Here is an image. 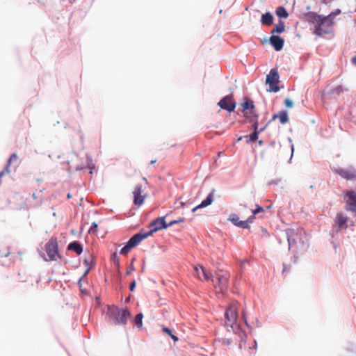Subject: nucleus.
Returning a JSON list of instances; mask_svg holds the SVG:
<instances>
[{"label":"nucleus","mask_w":356,"mask_h":356,"mask_svg":"<svg viewBox=\"0 0 356 356\" xmlns=\"http://www.w3.org/2000/svg\"><path fill=\"white\" fill-rule=\"evenodd\" d=\"M305 17L309 24H312L315 26L314 33L318 36H323L325 34H328L330 30L325 27V22L323 15H318L315 12H308L305 15Z\"/></svg>","instance_id":"3"},{"label":"nucleus","mask_w":356,"mask_h":356,"mask_svg":"<svg viewBox=\"0 0 356 356\" xmlns=\"http://www.w3.org/2000/svg\"><path fill=\"white\" fill-rule=\"evenodd\" d=\"M131 249L132 248L126 243L124 247L120 250V253L122 255H127Z\"/></svg>","instance_id":"29"},{"label":"nucleus","mask_w":356,"mask_h":356,"mask_svg":"<svg viewBox=\"0 0 356 356\" xmlns=\"http://www.w3.org/2000/svg\"><path fill=\"white\" fill-rule=\"evenodd\" d=\"M254 218L255 216L252 214L246 220H245V222L248 223V229L250 227V224L253 222Z\"/></svg>","instance_id":"37"},{"label":"nucleus","mask_w":356,"mask_h":356,"mask_svg":"<svg viewBox=\"0 0 356 356\" xmlns=\"http://www.w3.org/2000/svg\"><path fill=\"white\" fill-rule=\"evenodd\" d=\"M284 105L287 108H292L293 106V102L291 99L287 98L284 100Z\"/></svg>","instance_id":"36"},{"label":"nucleus","mask_w":356,"mask_h":356,"mask_svg":"<svg viewBox=\"0 0 356 356\" xmlns=\"http://www.w3.org/2000/svg\"><path fill=\"white\" fill-rule=\"evenodd\" d=\"M67 199H70L72 197V195L70 193H68L67 195Z\"/></svg>","instance_id":"62"},{"label":"nucleus","mask_w":356,"mask_h":356,"mask_svg":"<svg viewBox=\"0 0 356 356\" xmlns=\"http://www.w3.org/2000/svg\"><path fill=\"white\" fill-rule=\"evenodd\" d=\"M343 92V88L342 86H338L332 90L331 93L339 95Z\"/></svg>","instance_id":"32"},{"label":"nucleus","mask_w":356,"mask_h":356,"mask_svg":"<svg viewBox=\"0 0 356 356\" xmlns=\"http://www.w3.org/2000/svg\"><path fill=\"white\" fill-rule=\"evenodd\" d=\"M142 186L138 184L136 186L134 194V203L135 205L140 206L143 204L145 195H142Z\"/></svg>","instance_id":"13"},{"label":"nucleus","mask_w":356,"mask_h":356,"mask_svg":"<svg viewBox=\"0 0 356 356\" xmlns=\"http://www.w3.org/2000/svg\"><path fill=\"white\" fill-rule=\"evenodd\" d=\"M13 161V160H11L10 158L8 159V161H7V164L6 165V167L4 168H5V170H6V172L7 173H9L10 172V165L11 164V162Z\"/></svg>","instance_id":"40"},{"label":"nucleus","mask_w":356,"mask_h":356,"mask_svg":"<svg viewBox=\"0 0 356 356\" xmlns=\"http://www.w3.org/2000/svg\"><path fill=\"white\" fill-rule=\"evenodd\" d=\"M13 161V160H11L10 158L8 159V161H7V164L6 165V167L4 168H5V170H6V172L7 173H9L10 172V165L11 164V162Z\"/></svg>","instance_id":"41"},{"label":"nucleus","mask_w":356,"mask_h":356,"mask_svg":"<svg viewBox=\"0 0 356 356\" xmlns=\"http://www.w3.org/2000/svg\"><path fill=\"white\" fill-rule=\"evenodd\" d=\"M285 234L289 244V250L293 248V263H296L299 257L303 255L309 249V238L306 233L299 229L289 228L285 229Z\"/></svg>","instance_id":"1"},{"label":"nucleus","mask_w":356,"mask_h":356,"mask_svg":"<svg viewBox=\"0 0 356 356\" xmlns=\"http://www.w3.org/2000/svg\"><path fill=\"white\" fill-rule=\"evenodd\" d=\"M143 313L139 312L138 314H137L135 316V317L134 318V323L138 328H141L143 326Z\"/></svg>","instance_id":"26"},{"label":"nucleus","mask_w":356,"mask_h":356,"mask_svg":"<svg viewBox=\"0 0 356 356\" xmlns=\"http://www.w3.org/2000/svg\"><path fill=\"white\" fill-rule=\"evenodd\" d=\"M285 31V26L283 21L280 19L278 23L275 24L274 29L271 31V34L282 33Z\"/></svg>","instance_id":"23"},{"label":"nucleus","mask_w":356,"mask_h":356,"mask_svg":"<svg viewBox=\"0 0 356 356\" xmlns=\"http://www.w3.org/2000/svg\"><path fill=\"white\" fill-rule=\"evenodd\" d=\"M243 117L245 118H248L250 122L252 123V127L253 129H259V122H258L259 115L258 114L255 113L254 111H251L250 115H248V113H245L243 114Z\"/></svg>","instance_id":"18"},{"label":"nucleus","mask_w":356,"mask_h":356,"mask_svg":"<svg viewBox=\"0 0 356 356\" xmlns=\"http://www.w3.org/2000/svg\"><path fill=\"white\" fill-rule=\"evenodd\" d=\"M106 316L109 323L113 325L125 326L131 314L127 307L119 308L112 305H106Z\"/></svg>","instance_id":"2"},{"label":"nucleus","mask_w":356,"mask_h":356,"mask_svg":"<svg viewBox=\"0 0 356 356\" xmlns=\"http://www.w3.org/2000/svg\"><path fill=\"white\" fill-rule=\"evenodd\" d=\"M149 227L152 229L147 232L150 236L161 229H167L168 223L165 222V216L159 217L152 220L149 224Z\"/></svg>","instance_id":"7"},{"label":"nucleus","mask_w":356,"mask_h":356,"mask_svg":"<svg viewBox=\"0 0 356 356\" xmlns=\"http://www.w3.org/2000/svg\"><path fill=\"white\" fill-rule=\"evenodd\" d=\"M67 249L70 251H73L78 255H80L83 250V245L80 242L76 241L70 242L67 245Z\"/></svg>","instance_id":"19"},{"label":"nucleus","mask_w":356,"mask_h":356,"mask_svg":"<svg viewBox=\"0 0 356 356\" xmlns=\"http://www.w3.org/2000/svg\"><path fill=\"white\" fill-rule=\"evenodd\" d=\"M349 221L348 218L342 213H338L337 214L335 222L338 225V227L336 232H338L341 229L347 228V223Z\"/></svg>","instance_id":"14"},{"label":"nucleus","mask_w":356,"mask_h":356,"mask_svg":"<svg viewBox=\"0 0 356 356\" xmlns=\"http://www.w3.org/2000/svg\"><path fill=\"white\" fill-rule=\"evenodd\" d=\"M215 192V190L213 189L211 193H210L207 197L201 202L200 203V207L205 208L209 205H211L213 203V193Z\"/></svg>","instance_id":"22"},{"label":"nucleus","mask_w":356,"mask_h":356,"mask_svg":"<svg viewBox=\"0 0 356 356\" xmlns=\"http://www.w3.org/2000/svg\"><path fill=\"white\" fill-rule=\"evenodd\" d=\"M258 143H259V145L260 146H261V145H263V144H264V141H263L262 140H259V141H258Z\"/></svg>","instance_id":"57"},{"label":"nucleus","mask_w":356,"mask_h":356,"mask_svg":"<svg viewBox=\"0 0 356 356\" xmlns=\"http://www.w3.org/2000/svg\"><path fill=\"white\" fill-rule=\"evenodd\" d=\"M136 258L134 257L132 259H131V264H130V266H129V267L127 268V270H126V275H129L133 271L135 270V268L134 266V262L135 261Z\"/></svg>","instance_id":"30"},{"label":"nucleus","mask_w":356,"mask_h":356,"mask_svg":"<svg viewBox=\"0 0 356 356\" xmlns=\"http://www.w3.org/2000/svg\"><path fill=\"white\" fill-rule=\"evenodd\" d=\"M162 330H163V332H165V334H168L170 337L173 334L172 330L169 327H165V326H163Z\"/></svg>","instance_id":"38"},{"label":"nucleus","mask_w":356,"mask_h":356,"mask_svg":"<svg viewBox=\"0 0 356 356\" xmlns=\"http://www.w3.org/2000/svg\"><path fill=\"white\" fill-rule=\"evenodd\" d=\"M136 280H134L132 282H131L130 283V285H129V291H134L135 288H136Z\"/></svg>","instance_id":"42"},{"label":"nucleus","mask_w":356,"mask_h":356,"mask_svg":"<svg viewBox=\"0 0 356 356\" xmlns=\"http://www.w3.org/2000/svg\"><path fill=\"white\" fill-rule=\"evenodd\" d=\"M97 227H98V225L95 222H92L91 226L88 230V233L89 234L96 233L97 232Z\"/></svg>","instance_id":"31"},{"label":"nucleus","mask_w":356,"mask_h":356,"mask_svg":"<svg viewBox=\"0 0 356 356\" xmlns=\"http://www.w3.org/2000/svg\"><path fill=\"white\" fill-rule=\"evenodd\" d=\"M243 107V112L246 113L245 111L248 110H250L251 111H253L252 110L254 108V102L248 98H245V101L242 104Z\"/></svg>","instance_id":"21"},{"label":"nucleus","mask_w":356,"mask_h":356,"mask_svg":"<svg viewBox=\"0 0 356 356\" xmlns=\"http://www.w3.org/2000/svg\"><path fill=\"white\" fill-rule=\"evenodd\" d=\"M1 254V257H7L9 254H10V252H7L6 253H0Z\"/></svg>","instance_id":"53"},{"label":"nucleus","mask_w":356,"mask_h":356,"mask_svg":"<svg viewBox=\"0 0 356 356\" xmlns=\"http://www.w3.org/2000/svg\"><path fill=\"white\" fill-rule=\"evenodd\" d=\"M280 83V75L276 68H272L269 73L266 75V83L269 85V89L267 90L270 92H277L280 90L278 86Z\"/></svg>","instance_id":"4"},{"label":"nucleus","mask_w":356,"mask_h":356,"mask_svg":"<svg viewBox=\"0 0 356 356\" xmlns=\"http://www.w3.org/2000/svg\"><path fill=\"white\" fill-rule=\"evenodd\" d=\"M291 157H290V159L289 160V163L291 162V160H292V158H293V152H294V145L292 143L291 145Z\"/></svg>","instance_id":"46"},{"label":"nucleus","mask_w":356,"mask_h":356,"mask_svg":"<svg viewBox=\"0 0 356 356\" xmlns=\"http://www.w3.org/2000/svg\"><path fill=\"white\" fill-rule=\"evenodd\" d=\"M275 13L280 19L282 18L286 19L289 16V13L284 6L277 7L275 10Z\"/></svg>","instance_id":"25"},{"label":"nucleus","mask_w":356,"mask_h":356,"mask_svg":"<svg viewBox=\"0 0 356 356\" xmlns=\"http://www.w3.org/2000/svg\"><path fill=\"white\" fill-rule=\"evenodd\" d=\"M346 202V210L356 213V192L348 191L344 195Z\"/></svg>","instance_id":"8"},{"label":"nucleus","mask_w":356,"mask_h":356,"mask_svg":"<svg viewBox=\"0 0 356 356\" xmlns=\"http://www.w3.org/2000/svg\"><path fill=\"white\" fill-rule=\"evenodd\" d=\"M150 235L147 232H140L138 233L134 234L127 243L129 244V245L134 248L136 246H137L143 240L147 238Z\"/></svg>","instance_id":"11"},{"label":"nucleus","mask_w":356,"mask_h":356,"mask_svg":"<svg viewBox=\"0 0 356 356\" xmlns=\"http://www.w3.org/2000/svg\"><path fill=\"white\" fill-rule=\"evenodd\" d=\"M219 106L222 109L232 113L234 111L236 106V102L233 99V95L229 94L223 97L218 102Z\"/></svg>","instance_id":"6"},{"label":"nucleus","mask_w":356,"mask_h":356,"mask_svg":"<svg viewBox=\"0 0 356 356\" xmlns=\"http://www.w3.org/2000/svg\"><path fill=\"white\" fill-rule=\"evenodd\" d=\"M352 63L356 66V56H353L351 59Z\"/></svg>","instance_id":"52"},{"label":"nucleus","mask_w":356,"mask_h":356,"mask_svg":"<svg viewBox=\"0 0 356 356\" xmlns=\"http://www.w3.org/2000/svg\"><path fill=\"white\" fill-rule=\"evenodd\" d=\"M237 317L236 309L234 307L229 306L225 312V325L232 327L233 325L237 321Z\"/></svg>","instance_id":"10"},{"label":"nucleus","mask_w":356,"mask_h":356,"mask_svg":"<svg viewBox=\"0 0 356 356\" xmlns=\"http://www.w3.org/2000/svg\"><path fill=\"white\" fill-rule=\"evenodd\" d=\"M281 181V179H273V180H271L268 182V185L269 186H271V185H277Z\"/></svg>","instance_id":"43"},{"label":"nucleus","mask_w":356,"mask_h":356,"mask_svg":"<svg viewBox=\"0 0 356 356\" xmlns=\"http://www.w3.org/2000/svg\"><path fill=\"white\" fill-rule=\"evenodd\" d=\"M242 316H243V320H244V321H245V325H247V327H250V325H249V324H248V323L247 318H246V315H245V312H243Z\"/></svg>","instance_id":"47"},{"label":"nucleus","mask_w":356,"mask_h":356,"mask_svg":"<svg viewBox=\"0 0 356 356\" xmlns=\"http://www.w3.org/2000/svg\"><path fill=\"white\" fill-rule=\"evenodd\" d=\"M89 270H90V268H88L87 270H86V272L84 273L83 277L86 276L88 273Z\"/></svg>","instance_id":"56"},{"label":"nucleus","mask_w":356,"mask_h":356,"mask_svg":"<svg viewBox=\"0 0 356 356\" xmlns=\"http://www.w3.org/2000/svg\"><path fill=\"white\" fill-rule=\"evenodd\" d=\"M200 268L201 270V273L204 276V279L207 280H209L210 276H209V273L206 271L204 268L202 266H200Z\"/></svg>","instance_id":"34"},{"label":"nucleus","mask_w":356,"mask_h":356,"mask_svg":"<svg viewBox=\"0 0 356 356\" xmlns=\"http://www.w3.org/2000/svg\"><path fill=\"white\" fill-rule=\"evenodd\" d=\"M256 207V209L252 211V214L254 216L264 210L261 206L257 204Z\"/></svg>","instance_id":"35"},{"label":"nucleus","mask_w":356,"mask_h":356,"mask_svg":"<svg viewBox=\"0 0 356 356\" xmlns=\"http://www.w3.org/2000/svg\"><path fill=\"white\" fill-rule=\"evenodd\" d=\"M275 141H271L270 143V145L273 147L275 145Z\"/></svg>","instance_id":"60"},{"label":"nucleus","mask_w":356,"mask_h":356,"mask_svg":"<svg viewBox=\"0 0 356 356\" xmlns=\"http://www.w3.org/2000/svg\"><path fill=\"white\" fill-rule=\"evenodd\" d=\"M218 280L220 282H222L223 280H224V281L227 280V278H226L224 275H220V276H218Z\"/></svg>","instance_id":"49"},{"label":"nucleus","mask_w":356,"mask_h":356,"mask_svg":"<svg viewBox=\"0 0 356 356\" xmlns=\"http://www.w3.org/2000/svg\"><path fill=\"white\" fill-rule=\"evenodd\" d=\"M277 113L274 114L272 117V118L264 125L266 126V127L269 125L270 123H271L273 120L277 119Z\"/></svg>","instance_id":"45"},{"label":"nucleus","mask_w":356,"mask_h":356,"mask_svg":"<svg viewBox=\"0 0 356 356\" xmlns=\"http://www.w3.org/2000/svg\"><path fill=\"white\" fill-rule=\"evenodd\" d=\"M273 15L270 12H266L261 15V23L266 26H270L273 23Z\"/></svg>","instance_id":"20"},{"label":"nucleus","mask_w":356,"mask_h":356,"mask_svg":"<svg viewBox=\"0 0 356 356\" xmlns=\"http://www.w3.org/2000/svg\"><path fill=\"white\" fill-rule=\"evenodd\" d=\"M170 337L172 338V339L174 341H177L179 340V338L177 336L175 335L174 334H172Z\"/></svg>","instance_id":"50"},{"label":"nucleus","mask_w":356,"mask_h":356,"mask_svg":"<svg viewBox=\"0 0 356 356\" xmlns=\"http://www.w3.org/2000/svg\"><path fill=\"white\" fill-rule=\"evenodd\" d=\"M84 263H85L87 266H88V261L87 259H85V260H84Z\"/></svg>","instance_id":"63"},{"label":"nucleus","mask_w":356,"mask_h":356,"mask_svg":"<svg viewBox=\"0 0 356 356\" xmlns=\"http://www.w3.org/2000/svg\"><path fill=\"white\" fill-rule=\"evenodd\" d=\"M266 129V126H264L261 129H253L252 133L249 135L243 136L244 138H248L247 143H250L257 140L259 138V134L264 131Z\"/></svg>","instance_id":"16"},{"label":"nucleus","mask_w":356,"mask_h":356,"mask_svg":"<svg viewBox=\"0 0 356 356\" xmlns=\"http://www.w3.org/2000/svg\"><path fill=\"white\" fill-rule=\"evenodd\" d=\"M341 13V10L337 9L334 12H332L327 16H323V19L325 22V27L326 29L329 30L330 29L333 24H334V18L337 15H339Z\"/></svg>","instance_id":"15"},{"label":"nucleus","mask_w":356,"mask_h":356,"mask_svg":"<svg viewBox=\"0 0 356 356\" xmlns=\"http://www.w3.org/2000/svg\"><path fill=\"white\" fill-rule=\"evenodd\" d=\"M45 251L50 261H57L61 256L58 252V247L56 239L49 240L44 245Z\"/></svg>","instance_id":"5"},{"label":"nucleus","mask_w":356,"mask_h":356,"mask_svg":"<svg viewBox=\"0 0 356 356\" xmlns=\"http://www.w3.org/2000/svg\"><path fill=\"white\" fill-rule=\"evenodd\" d=\"M203 209L202 207H200V204H198L197 206L195 207L193 209H192V212H195L198 209Z\"/></svg>","instance_id":"51"},{"label":"nucleus","mask_w":356,"mask_h":356,"mask_svg":"<svg viewBox=\"0 0 356 356\" xmlns=\"http://www.w3.org/2000/svg\"><path fill=\"white\" fill-rule=\"evenodd\" d=\"M200 265H197V266H195L194 267V270H195V273H196V274H197V276L200 279H201V275H202V273H201V270H200Z\"/></svg>","instance_id":"39"},{"label":"nucleus","mask_w":356,"mask_h":356,"mask_svg":"<svg viewBox=\"0 0 356 356\" xmlns=\"http://www.w3.org/2000/svg\"><path fill=\"white\" fill-rule=\"evenodd\" d=\"M225 343L229 345L231 343L230 339H227L226 341L225 342Z\"/></svg>","instance_id":"58"},{"label":"nucleus","mask_w":356,"mask_h":356,"mask_svg":"<svg viewBox=\"0 0 356 356\" xmlns=\"http://www.w3.org/2000/svg\"><path fill=\"white\" fill-rule=\"evenodd\" d=\"M268 42L277 51H281L284 44V38L275 34H271V36L268 39Z\"/></svg>","instance_id":"12"},{"label":"nucleus","mask_w":356,"mask_h":356,"mask_svg":"<svg viewBox=\"0 0 356 356\" xmlns=\"http://www.w3.org/2000/svg\"><path fill=\"white\" fill-rule=\"evenodd\" d=\"M184 221V218H180L178 220H171V221H170L168 223V227H171V226H172V225H174L175 224H178V223L182 222Z\"/></svg>","instance_id":"33"},{"label":"nucleus","mask_w":356,"mask_h":356,"mask_svg":"<svg viewBox=\"0 0 356 356\" xmlns=\"http://www.w3.org/2000/svg\"><path fill=\"white\" fill-rule=\"evenodd\" d=\"M290 270V266L286 264H283L282 273H287Z\"/></svg>","instance_id":"44"},{"label":"nucleus","mask_w":356,"mask_h":356,"mask_svg":"<svg viewBox=\"0 0 356 356\" xmlns=\"http://www.w3.org/2000/svg\"><path fill=\"white\" fill-rule=\"evenodd\" d=\"M87 166L90 169L89 173L92 174V169L95 168V164L92 162V159L90 156L87 155L86 156Z\"/></svg>","instance_id":"28"},{"label":"nucleus","mask_w":356,"mask_h":356,"mask_svg":"<svg viewBox=\"0 0 356 356\" xmlns=\"http://www.w3.org/2000/svg\"><path fill=\"white\" fill-rule=\"evenodd\" d=\"M228 220L231 221L234 225L238 227L248 229V223L245 220H239V217L236 214H231L228 218Z\"/></svg>","instance_id":"17"},{"label":"nucleus","mask_w":356,"mask_h":356,"mask_svg":"<svg viewBox=\"0 0 356 356\" xmlns=\"http://www.w3.org/2000/svg\"><path fill=\"white\" fill-rule=\"evenodd\" d=\"M239 207H243L245 208L246 205L245 204H240Z\"/></svg>","instance_id":"64"},{"label":"nucleus","mask_w":356,"mask_h":356,"mask_svg":"<svg viewBox=\"0 0 356 356\" xmlns=\"http://www.w3.org/2000/svg\"><path fill=\"white\" fill-rule=\"evenodd\" d=\"M277 118L282 124H286L289 120L288 111L286 110H282L277 113Z\"/></svg>","instance_id":"24"},{"label":"nucleus","mask_w":356,"mask_h":356,"mask_svg":"<svg viewBox=\"0 0 356 356\" xmlns=\"http://www.w3.org/2000/svg\"><path fill=\"white\" fill-rule=\"evenodd\" d=\"M111 260L114 264L116 268L119 270L120 268V259L118 257L117 252H115L111 254Z\"/></svg>","instance_id":"27"},{"label":"nucleus","mask_w":356,"mask_h":356,"mask_svg":"<svg viewBox=\"0 0 356 356\" xmlns=\"http://www.w3.org/2000/svg\"><path fill=\"white\" fill-rule=\"evenodd\" d=\"M82 279H83V277H81V278L79 279V280L78 281V284H79V287H80V288H81V281H82Z\"/></svg>","instance_id":"55"},{"label":"nucleus","mask_w":356,"mask_h":356,"mask_svg":"<svg viewBox=\"0 0 356 356\" xmlns=\"http://www.w3.org/2000/svg\"><path fill=\"white\" fill-rule=\"evenodd\" d=\"M6 172V170H5V168L0 172V178Z\"/></svg>","instance_id":"54"},{"label":"nucleus","mask_w":356,"mask_h":356,"mask_svg":"<svg viewBox=\"0 0 356 356\" xmlns=\"http://www.w3.org/2000/svg\"><path fill=\"white\" fill-rule=\"evenodd\" d=\"M17 158H18V156H17V154H16V153H13V154L10 155V159L11 160H13V161L14 159H15V160H16V159H17Z\"/></svg>","instance_id":"48"},{"label":"nucleus","mask_w":356,"mask_h":356,"mask_svg":"<svg viewBox=\"0 0 356 356\" xmlns=\"http://www.w3.org/2000/svg\"><path fill=\"white\" fill-rule=\"evenodd\" d=\"M253 348H257V341L256 340L254 341Z\"/></svg>","instance_id":"59"},{"label":"nucleus","mask_w":356,"mask_h":356,"mask_svg":"<svg viewBox=\"0 0 356 356\" xmlns=\"http://www.w3.org/2000/svg\"><path fill=\"white\" fill-rule=\"evenodd\" d=\"M243 138H245L243 136H240L238 139H237V141H241Z\"/></svg>","instance_id":"61"},{"label":"nucleus","mask_w":356,"mask_h":356,"mask_svg":"<svg viewBox=\"0 0 356 356\" xmlns=\"http://www.w3.org/2000/svg\"><path fill=\"white\" fill-rule=\"evenodd\" d=\"M334 172L346 180H356V169L353 167L346 169L338 168L334 169Z\"/></svg>","instance_id":"9"}]
</instances>
